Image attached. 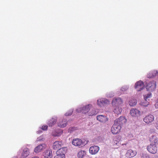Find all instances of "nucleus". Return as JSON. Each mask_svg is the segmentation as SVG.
I'll list each match as a JSON object with an SVG mask.
<instances>
[{
	"instance_id": "c9c22d12",
	"label": "nucleus",
	"mask_w": 158,
	"mask_h": 158,
	"mask_svg": "<svg viewBox=\"0 0 158 158\" xmlns=\"http://www.w3.org/2000/svg\"><path fill=\"white\" fill-rule=\"evenodd\" d=\"M74 130V127H70L68 129V131L69 132H71V131H72Z\"/></svg>"
},
{
	"instance_id": "9b49d317",
	"label": "nucleus",
	"mask_w": 158,
	"mask_h": 158,
	"mask_svg": "<svg viewBox=\"0 0 158 158\" xmlns=\"http://www.w3.org/2000/svg\"><path fill=\"white\" fill-rule=\"evenodd\" d=\"M46 145L45 143L41 144L36 147L34 152L36 153H39L46 148Z\"/></svg>"
},
{
	"instance_id": "39448f33",
	"label": "nucleus",
	"mask_w": 158,
	"mask_h": 158,
	"mask_svg": "<svg viewBox=\"0 0 158 158\" xmlns=\"http://www.w3.org/2000/svg\"><path fill=\"white\" fill-rule=\"evenodd\" d=\"M154 119V117L153 115L152 114H149L143 118V120L146 123L149 124L153 122Z\"/></svg>"
},
{
	"instance_id": "423d86ee",
	"label": "nucleus",
	"mask_w": 158,
	"mask_h": 158,
	"mask_svg": "<svg viewBox=\"0 0 158 158\" xmlns=\"http://www.w3.org/2000/svg\"><path fill=\"white\" fill-rule=\"evenodd\" d=\"M67 148L66 147H62L59 149L56 152V154L58 155L59 156H62L65 158V154L67 151Z\"/></svg>"
},
{
	"instance_id": "b1692460",
	"label": "nucleus",
	"mask_w": 158,
	"mask_h": 158,
	"mask_svg": "<svg viewBox=\"0 0 158 158\" xmlns=\"http://www.w3.org/2000/svg\"><path fill=\"white\" fill-rule=\"evenodd\" d=\"M63 133V131L61 130H57L56 131H54L52 133V135L54 136H58Z\"/></svg>"
},
{
	"instance_id": "72a5a7b5",
	"label": "nucleus",
	"mask_w": 158,
	"mask_h": 158,
	"mask_svg": "<svg viewBox=\"0 0 158 158\" xmlns=\"http://www.w3.org/2000/svg\"><path fill=\"white\" fill-rule=\"evenodd\" d=\"M116 139H115L114 140V145H115V147L117 148V147L116 146L115 147V145H118V144H119V142L118 141L116 140Z\"/></svg>"
},
{
	"instance_id": "c85d7f7f",
	"label": "nucleus",
	"mask_w": 158,
	"mask_h": 158,
	"mask_svg": "<svg viewBox=\"0 0 158 158\" xmlns=\"http://www.w3.org/2000/svg\"><path fill=\"white\" fill-rule=\"evenodd\" d=\"M150 73L151 74H152V76H149L150 77H154L156 76V75H157V74L158 73V72H157V71H156V70H154V71H152Z\"/></svg>"
},
{
	"instance_id": "393cba45",
	"label": "nucleus",
	"mask_w": 158,
	"mask_h": 158,
	"mask_svg": "<svg viewBox=\"0 0 158 158\" xmlns=\"http://www.w3.org/2000/svg\"><path fill=\"white\" fill-rule=\"evenodd\" d=\"M86 154L84 151H80L78 153L77 156L79 158H82Z\"/></svg>"
},
{
	"instance_id": "20e7f679",
	"label": "nucleus",
	"mask_w": 158,
	"mask_h": 158,
	"mask_svg": "<svg viewBox=\"0 0 158 158\" xmlns=\"http://www.w3.org/2000/svg\"><path fill=\"white\" fill-rule=\"evenodd\" d=\"M156 87V82L154 81H152L149 82L147 84L146 86V88L148 90L152 91L155 89Z\"/></svg>"
},
{
	"instance_id": "4be33fe9",
	"label": "nucleus",
	"mask_w": 158,
	"mask_h": 158,
	"mask_svg": "<svg viewBox=\"0 0 158 158\" xmlns=\"http://www.w3.org/2000/svg\"><path fill=\"white\" fill-rule=\"evenodd\" d=\"M149 140L152 144H156L157 143L158 139L155 135H152L150 138Z\"/></svg>"
},
{
	"instance_id": "4c0bfd02",
	"label": "nucleus",
	"mask_w": 158,
	"mask_h": 158,
	"mask_svg": "<svg viewBox=\"0 0 158 158\" xmlns=\"http://www.w3.org/2000/svg\"><path fill=\"white\" fill-rule=\"evenodd\" d=\"M152 74H150V73H149L148 75H147V77L148 78H152V77H149V76H152Z\"/></svg>"
},
{
	"instance_id": "c756f323",
	"label": "nucleus",
	"mask_w": 158,
	"mask_h": 158,
	"mask_svg": "<svg viewBox=\"0 0 158 158\" xmlns=\"http://www.w3.org/2000/svg\"><path fill=\"white\" fill-rule=\"evenodd\" d=\"M73 112V111L72 110H70L68 112H67L65 114V115L66 116H69L71 115V114H72Z\"/></svg>"
},
{
	"instance_id": "e433bc0d",
	"label": "nucleus",
	"mask_w": 158,
	"mask_h": 158,
	"mask_svg": "<svg viewBox=\"0 0 158 158\" xmlns=\"http://www.w3.org/2000/svg\"><path fill=\"white\" fill-rule=\"evenodd\" d=\"M147 154H143V156H142V158H145V157H147Z\"/></svg>"
},
{
	"instance_id": "412c9836",
	"label": "nucleus",
	"mask_w": 158,
	"mask_h": 158,
	"mask_svg": "<svg viewBox=\"0 0 158 158\" xmlns=\"http://www.w3.org/2000/svg\"><path fill=\"white\" fill-rule=\"evenodd\" d=\"M29 149L27 148H24L23 151L21 156V158H24L27 157L29 154Z\"/></svg>"
},
{
	"instance_id": "f704fd0d",
	"label": "nucleus",
	"mask_w": 158,
	"mask_h": 158,
	"mask_svg": "<svg viewBox=\"0 0 158 158\" xmlns=\"http://www.w3.org/2000/svg\"><path fill=\"white\" fill-rule=\"evenodd\" d=\"M114 96L113 93H111V94H107V97H112Z\"/></svg>"
},
{
	"instance_id": "473e14b6",
	"label": "nucleus",
	"mask_w": 158,
	"mask_h": 158,
	"mask_svg": "<svg viewBox=\"0 0 158 158\" xmlns=\"http://www.w3.org/2000/svg\"><path fill=\"white\" fill-rule=\"evenodd\" d=\"M62 156H59L58 155L56 154V155L53 157V158H65Z\"/></svg>"
},
{
	"instance_id": "6ab92c4d",
	"label": "nucleus",
	"mask_w": 158,
	"mask_h": 158,
	"mask_svg": "<svg viewBox=\"0 0 158 158\" xmlns=\"http://www.w3.org/2000/svg\"><path fill=\"white\" fill-rule=\"evenodd\" d=\"M44 156L45 158H51L52 157V152L51 149L47 150L44 152Z\"/></svg>"
},
{
	"instance_id": "0eeeda50",
	"label": "nucleus",
	"mask_w": 158,
	"mask_h": 158,
	"mask_svg": "<svg viewBox=\"0 0 158 158\" xmlns=\"http://www.w3.org/2000/svg\"><path fill=\"white\" fill-rule=\"evenodd\" d=\"M151 94L149 93L148 94L144 95V100L142 101L141 104L142 106H147L149 104V103L147 100L148 98H150L151 97Z\"/></svg>"
},
{
	"instance_id": "f8f14e48",
	"label": "nucleus",
	"mask_w": 158,
	"mask_h": 158,
	"mask_svg": "<svg viewBox=\"0 0 158 158\" xmlns=\"http://www.w3.org/2000/svg\"><path fill=\"white\" fill-rule=\"evenodd\" d=\"M136 153L137 152L135 151L130 149L127 151L126 154V156L128 158H132L135 156L136 155Z\"/></svg>"
},
{
	"instance_id": "4468645a",
	"label": "nucleus",
	"mask_w": 158,
	"mask_h": 158,
	"mask_svg": "<svg viewBox=\"0 0 158 158\" xmlns=\"http://www.w3.org/2000/svg\"><path fill=\"white\" fill-rule=\"evenodd\" d=\"M99 150V148L98 146H94L90 147L89 149V152L92 154H95L98 152Z\"/></svg>"
},
{
	"instance_id": "2eb2a0df",
	"label": "nucleus",
	"mask_w": 158,
	"mask_h": 158,
	"mask_svg": "<svg viewBox=\"0 0 158 158\" xmlns=\"http://www.w3.org/2000/svg\"><path fill=\"white\" fill-rule=\"evenodd\" d=\"M109 103V101L105 98H100L97 101L98 105L99 106H102L104 104H108Z\"/></svg>"
},
{
	"instance_id": "f257e3e1",
	"label": "nucleus",
	"mask_w": 158,
	"mask_h": 158,
	"mask_svg": "<svg viewBox=\"0 0 158 158\" xmlns=\"http://www.w3.org/2000/svg\"><path fill=\"white\" fill-rule=\"evenodd\" d=\"M91 106V105H87L82 107L78 108L76 110V111L78 113L82 112L85 114L88 113L90 110Z\"/></svg>"
},
{
	"instance_id": "2f4dec72",
	"label": "nucleus",
	"mask_w": 158,
	"mask_h": 158,
	"mask_svg": "<svg viewBox=\"0 0 158 158\" xmlns=\"http://www.w3.org/2000/svg\"><path fill=\"white\" fill-rule=\"evenodd\" d=\"M128 89V88L127 86H123L121 88V90L123 91H124L127 90Z\"/></svg>"
},
{
	"instance_id": "ddd939ff",
	"label": "nucleus",
	"mask_w": 158,
	"mask_h": 158,
	"mask_svg": "<svg viewBox=\"0 0 158 158\" xmlns=\"http://www.w3.org/2000/svg\"><path fill=\"white\" fill-rule=\"evenodd\" d=\"M130 114L133 117H137L140 114V112L136 108H132L130 110Z\"/></svg>"
},
{
	"instance_id": "6e6552de",
	"label": "nucleus",
	"mask_w": 158,
	"mask_h": 158,
	"mask_svg": "<svg viewBox=\"0 0 158 158\" xmlns=\"http://www.w3.org/2000/svg\"><path fill=\"white\" fill-rule=\"evenodd\" d=\"M143 82L141 81H137L135 85V88L137 91H139L144 88Z\"/></svg>"
},
{
	"instance_id": "5701e85b",
	"label": "nucleus",
	"mask_w": 158,
	"mask_h": 158,
	"mask_svg": "<svg viewBox=\"0 0 158 158\" xmlns=\"http://www.w3.org/2000/svg\"><path fill=\"white\" fill-rule=\"evenodd\" d=\"M57 119L56 118H52L48 121V124L49 127H52L56 123Z\"/></svg>"
},
{
	"instance_id": "9d476101",
	"label": "nucleus",
	"mask_w": 158,
	"mask_h": 158,
	"mask_svg": "<svg viewBox=\"0 0 158 158\" xmlns=\"http://www.w3.org/2000/svg\"><path fill=\"white\" fill-rule=\"evenodd\" d=\"M72 143L73 145L79 147L82 146L83 145L81 139L78 138L74 139L72 140Z\"/></svg>"
},
{
	"instance_id": "bb28decb",
	"label": "nucleus",
	"mask_w": 158,
	"mask_h": 158,
	"mask_svg": "<svg viewBox=\"0 0 158 158\" xmlns=\"http://www.w3.org/2000/svg\"><path fill=\"white\" fill-rule=\"evenodd\" d=\"M137 103V101L135 99L131 100L129 102V104L131 106H134Z\"/></svg>"
},
{
	"instance_id": "58836bf2",
	"label": "nucleus",
	"mask_w": 158,
	"mask_h": 158,
	"mask_svg": "<svg viewBox=\"0 0 158 158\" xmlns=\"http://www.w3.org/2000/svg\"><path fill=\"white\" fill-rule=\"evenodd\" d=\"M155 106L156 108H158V99L157 102L155 104Z\"/></svg>"
},
{
	"instance_id": "f03ea898",
	"label": "nucleus",
	"mask_w": 158,
	"mask_h": 158,
	"mask_svg": "<svg viewBox=\"0 0 158 158\" xmlns=\"http://www.w3.org/2000/svg\"><path fill=\"white\" fill-rule=\"evenodd\" d=\"M121 129V126L116 123H114L111 128V131L113 134H116L119 133Z\"/></svg>"
},
{
	"instance_id": "aec40b11",
	"label": "nucleus",
	"mask_w": 158,
	"mask_h": 158,
	"mask_svg": "<svg viewBox=\"0 0 158 158\" xmlns=\"http://www.w3.org/2000/svg\"><path fill=\"white\" fill-rule=\"evenodd\" d=\"M67 124V121L66 119H63L60 121L58 123V126L60 128L65 127Z\"/></svg>"
},
{
	"instance_id": "cd10ccee",
	"label": "nucleus",
	"mask_w": 158,
	"mask_h": 158,
	"mask_svg": "<svg viewBox=\"0 0 158 158\" xmlns=\"http://www.w3.org/2000/svg\"><path fill=\"white\" fill-rule=\"evenodd\" d=\"M97 112L94 110H91L88 113V114L89 116H92L93 115H95L97 114Z\"/></svg>"
},
{
	"instance_id": "a211bd4d",
	"label": "nucleus",
	"mask_w": 158,
	"mask_h": 158,
	"mask_svg": "<svg viewBox=\"0 0 158 158\" xmlns=\"http://www.w3.org/2000/svg\"><path fill=\"white\" fill-rule=\"evenodd\" d=\"M63 145L62 142L59 141H56L54 143L53 145V148L54 149L57 150L61 147Z\"/></svg>"
},
{
	"instance_id": "7ed1b4c3",
	"label": "nucleus",
	"mask_w": 158,
	"mask_h": 158,
	"mask_svg": "<svg viewBox=\"0 0 158 158\" xmlns=\"http://www.w3.org/2000/svg\"><path fill=\"white\" fill-rule=\"evenodd\" d=\"M147 149L149 152L153 154L156 153L157 151V148L156 144H151L147 146Z\"/></svg>"
},
{
	"instance_id": "1a4fd4ad",
	"label": "nucleus",
	"mask_w": 158,
	"mask_h": 158,
	"mask_svg": "<svg viewBox=\"0 0 158 158\" xmlns=\"http://www.w3.org/2000/svg\"><path fill=\"white\" fill-rule=\"evenodd\" d=\"M127 119L124 117L123 116H120L119 118L117 119L115 121V123H117L118 125H121L126 123Z\"/></svg>"
},
{
	"instance_id": "f3484780",
	"label": "nucleus",
	"mask_w": 158,
	"mask_h": 158,
	"mask_svg": "<svg viewBox=\"0 0 158 158\" xmlns=\"http://www.w3.org/2000/svg\"><path fill=\"white\" fill-rule=\"evenodd\" d=\"M112 104L114 106L121 104L123 103L122 100L120 98H114L112 101Z\"/></svg>"
},
{
	"instance_id": "dca6fc26",
	"label": "nucleus",
	"mask_w": 158,
	"mask_h": 158,
	"mask_svg": "<svg viewBox=\"0 0 158 158\" xmlns=\"http://www.w3.org/2000/svg\"><path fill=\"white\" fill-rule=\"evenodd\" d=\"M97 119L99 122L103 123L106 122L108 120L106 116L102 115H98L97 116Z\"/></svg>"
},
{
	"instance_id": "7c9ffc66",
	"label": "nucleus",
	"mask_w": 158,
	"mask_h": 158,
	"mask_svg": "<svg viewBox=\"0 0 158 158\" xmlns=\"http://www.w3.org/2000/svg\"><path fill=\"white\" fill-rule=\"evenodd\" d=\"M48 126L46 125H43L42 126L41 129L44 131L47 130L48 129Z\"/></svg>"
},
{
	"instance_id": "a878e982",
	"label": "nucleus",
	"mask_w": 158,
	"mask_h": 158,
	"mask_svg": "<svg viewBox=\"0 0 158 158\" xmlns=\"http://www.w3.org/2000/svg\"><path fill=\"white\" fill-rule=\"evenodd\" d=\"M122 111V109L118 106H116L114 109V113L117 114H120Z\"/></svg>"
}]
</instances>
